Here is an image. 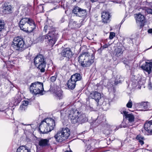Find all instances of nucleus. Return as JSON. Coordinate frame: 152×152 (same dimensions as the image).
Listing matches in <instances>:
<instances>
[{
    "label": "nucleus",
    "mask_w": 152,
    "mask_h": 152,
    "mask_svg": "<svg viewBox=\"0 0 152 152\" xmlns=\"http://www.w3.org/2000/svg\"><path fill=\"white\" fill-rule=\"evenodd\" d=\"M29 102L28 101H24L22 102V105L26 107L28 104Z\"/></svg>",
    "instance_id": "obj_40"
},
{
    "label": "nucleus",
    "mask_w": 152,
    "mask_h": 152,
    "mask_svg": "<svg viewBox=\"0 0 152 152\" xmlns=\"http://www.w3.org/2000/svg\"><path fill=\"white\" fill-rule=\"evenodd\" d=\"M102 107L103 109L106 110L108 109L110 107V104L109 101L106 99L103 101L102 104Z\"/></svg>",
    "instance_id": "obj_26"
},
{
    "label": "nucleus",
    "mask_w": 152,
    "mask_h": 152,
    "mask_svg": "<svg viewBox=\"0 0 152 152\" xmlns=\"http://www.w3.org/2000/svg\"><path fill=\"white\" fill-rule=\"evenodd\" d=\"M70 78L76 82L82 79V75L79 73H76L71 75Z\"/></svg>",
    "instance_id": "obj_19"
},
{
    "label": "nucleus",
    "mask_w": 152,
    "mask_h": 152,
    "mask_svg": "<svg viewBox=\"0 0 152 152\" xmlns=\"http://www.w3.org/2000/svg\"><path fill=\"white\" fill-rule=\"evenodd\" d=\"M125 118H126L128 120V123L130 126H132L134 124V115L132 113L128 114L126 115Z\"/></svg>",
    "instance_id": "obj_20"
},
{
    "label": "nucleus",
    "mask_w": 152,
    "mask_h": 152,
    "mask_svg": "<svg viewBox=\"0 0 152 152\" xmlns=\"http://www.w3.org/2000/svg\"><path fill=\"white\" fill-rule=\"evenodd\" d=\"M1 75V78H4L5 77V76L3 74Z\"/></svg>",
    "instance_id": "obj_49"
},
{
    "label": "nucleus",
    "mask_w": 152,
    "mask_h": 152,
    "mask_svg": "<svg viewBox=\"0 0 152 152\" xmlns=\"http://www.w3.org/2000/svg\"><path fill=\"white\" fill-rule=\"evenodd\" d=\"M32 7H30V8H31Z\"/></svg>",
    "instance_id": "obj_61"
},
{
    "label": "nucleus",
    "mask_w": 152,
    "mask_h": 152,
    "mask_svg": "<svg viewBox=\"0 0 152 152\" xmlns=\"http://www.w3.org/2000/svg\"><path fill=\"white\" fill-rule=\"evenodd\" d=\"M94 53L91 56L88 52H83L79 56L78 61L82 67H89L94 62Z\"/></svg>",
    "instance_id": "obj_3"
},
{
    "label": "nucleus",
    "mask_w": 152,
    "mask_h": 152,
    "mask_svg": "<svg viewBox=\"0 0 152 152\" xmlns=\"http://www.w3.org/2000/svg\"><path fill=\"white\" fill-rule=\"evenodd\" d=\"M115 55L117 56H120L123 53V50L121 48H116L115 50Z\"/></svg>",
    "instance_id": "obj_30"
},
{
    "label": "nucleus",
    "mask_w": 152,
    "mask_h": 152,
    "mask_svg": "<svg viewBox=\"0 0 152 152\" xmlns=\"http://www.w3.org/2000/svg\"><path fill=\"white\" fill-rule=\"evenodd\" d=\"M16 152H31L30 150L26 148L25 146H22L19 147L17 150Z\"/></svg>",
    "instance_id": "obj_27"
},
{
    "label": "nucleus",
    "mask_w": 152,
    "mask_h": 152,
    "mask_svg": "<svg viewBox=\"0 0 152 152\" xmlns=\"http://www.w3.org/2000/svg\"><path fill=\"white\" fill-rule=\"evenodd\" d=\"M21 98L20 97H18V98H16L15 99V103H16V104H18L21 101Z\"/></svg>",
    "instance_id": "obj_37"
},
{
    "label": "nucleus",
    "mask_w": 152,
    "mask_h": 152,
    "mask_svg": "<svg viewBox=\"0 0 152 152\" xmlns=\"http://www.w3.org/2000/svg\"><path fill=\"white\" fill-rule=\"evenodd\" d=\"M14 66V65H13L12 64H11L10 66V67L11 68H12Z\"/></svg>",
    "instance_id": "obj_55"
},
{
    "label": "nucleus",
    "mask_w": 152,
    "mask_h": 152,
    "mask_svg": "<svg viewBox=\"0 0 152 152\" xmlns=\"http://www.w3.org/2000/svg\"><path fill=\"white\" fill-rule=\"evenodd\" d=\"M118 83V81H115V85H117Z\"/></svg>",
    "instance_id": "obj_53"
},
{
    "label": "nucleus",
    "mask_w": 152,
    "mask_h": 152,
    "mask_svg": "<svg viewBox=\"0 0 152 152\" xmlns=\"http://www.w3.org/2000/svg\"><path fill=\"white\" fill-rule=\"evenodd\" d=\"M91 7H90L88 12L86 10L81 8L77 6H74L73 7L72 13L74 14L76 16L82 18L79 28L86 22L87 17L91 15Z\"/></svg>",
    "instance_id": "obj_5"
},
{
    "label": "nucleus",
    "mask_w": 152,
    "mask_h": 152,
    "mask_svg": "<svg viewBox=\"0 0 152 152\" xmlns=\"http://www.w3.org/2000/svg\"><path fill=\"white\" fill-rule=\"evenodd\" d=\"M148 32L149 34L152 33V28H150L148 30Z\"/></svg>",
    "instance_id": "obj_48"
},
{
    "label": "nucleus",
    "mask_w": 152,
    "mask_h": 152,
    "mask_svg": "<svg viewBox=\"0 0 152 152\" xmlns=\"http://www.w3.org/2000/svg\"><path fill=\"white\" fill-rule=\"evenodd\" d=\"M27 108V107L23 105H21L20 106V107L19 108L20 110L23 111L25 110V109Z\"/></svg>",
    "instance_id": "obj_39"
},
{
    "label": "nucleus",
    "mask_w": 152,
    "mask_h": 152,
    "mask_svg": "<svg viewBox=\"0 0 152 152\" xmlns=\"http://www.w3.org/2000/svg\"><path fill=\"white\" fill-rule=\"evenodd\" d=\"M135 17L136 21L140 22L141 23H143L145 22V18L144 15L139 13L136 14Z\"/></svg>",
    "instance_id": "obj_23"
},
{
    "label": "nucleus",
    "mask_w": 152,
    "mask_h": 152,
    "mask_svg": "<svg viewBox=\"0 0 152 152\" xmlns=\"http://www.w3.org/2000/svg\"><path fill=\"white\" fill-rule=\"evenodd\" d=\"M148 102H142L141 103H137L136 104L137 106L141 108L142 111H147L148 110Z\"/></svg>",
    "instance_id": "obj_16"
},
{
    "label": "nucleus",
    "mask_w": 152,
    "mask_h": 152,
    "mask_svg": "<svg viewBox=\"0 0 152 152\" xmlns=\"http://www.w3.org/2000/svg\"><path fill=\"white\" fill-rule=\"evenodd\" d=\"M61 56L69 58H71L73 54L71 49L69 48H64L61 53Z\"/></svg>",
    "instance_id": "obj_12"
},
{
    "label": "nucleus",
    "mask_w": 152,
    "mask_h": 152,
    "mask_svg": "<svg viewBox=\"0 0 152 152\" xmlns=\"http://www.w3.org/2000/svg\"><path fill=\"white\" fill-rule=\"evenodd\" d=\"M128 127V125L126 123L125 121H124V120L122 122L121 124L119 126L118 128H116L115 129V130H118L119 128H121L122 127L126 128Z\"/></svg>",
    "instance_id": "obj_31"
},
{
    "label": "nucleus",
    "mask_w": 152,
    "mask_h": 152,
    "mask_svg": "<svg viewBox=\"0 0 152 152\" xmlns=\"http://www.w3.org/2000/svg\"><path fill=\"white\" fill-rule=\"evenodd\" d=\"M61 130H60L57 133L54 135V137L57 142L61 143L64 142V140L61 139V137H62V135H61Z\"/></svg>",
    "instance_id": "obj_22"
},
{
    "label": "nucleus",
    "mask_w": 152,
    "mask_h": 152,
    "mask_svg": "<svg viewBox=\"0 0 152 152\" xmlns=\"http://www.w3.org/2000/svg\"><path fill=\"white\" fill-rule=\"evenodd\" d=\"M39 145L40 147H43L50 145L49 140L48 139L41 138L38 140Z\"/></svg>",
    "instance_id": "obj_18"
},
{
    "label": "nucleus",
    "mask_w": 152,
    "mask_h": 152,
    "mask_svg": "<svg viewBox=\"0 0 152 152\" xmlns=\"http://www.w3.org/2000/svg\"><path fill=\"white\" fill-rule=\"evenodd\" d=\"M58 72H56L54 75L51 76L50 78V80L51 82L53 83L56 80L58 76Z\"/></svg>",
    "instance_id": "obj_32"
},
{
    "label": "nucleus",
    "mask_w": 152,
    "mask_h": 152,
    "mask_svg": "<svg viewBox=\"0 0 152 152\" xmlns=\"http://www.w3.org/2000/svg\"><path fill=\"white\" fill-rule=\"evenodd\" d=\"M125 20H124V19H123V20H122V21L121 22V24H122L123 22H124V21Z\"/></svg>",
    "instance_id": "obj_54"
},
{
    "label": "nucleus",
    "mask_w": 152,
    "mask_h": 152,
    "mask_svg": "<svg viewBox=\"0 0 152 152\" xmlns=\"http://www.w3.org/2000/svg\"><path fill=\"white\" fill-rule=\"evenodd\" d=\"M38 8L40 9L39 11L42 12L43 10V7L42 4H40L38 6Z\"/></svg>",
    "instance_id": "obj_41"
},
{
    "label": "nucleus",
    "mask_w": 152,
    "mask_h": 152,
    "mask_svg": "<svg viewBox=\"0 0 152 152\" xmlns=\"http://www.w3.org/2000/svg\"><path fill=\"white\" fill-rule=\"evenodd\" d=\"M146 11L148 13L152 15V9L148 8Z\"/></svg>",
    "instance_id": "obj_42"
},
{
    "label": "nucleus",
    "mask_w": 152,
    "mask_h": 152,
    "mask_svg": "<svg viewBox=\"0 0 152 152\" xmlns=\"http://www.w3.org/2000/svg\"><path fill=\"white\" fill-rule=\"evenodd\" d=\"M19 14V12L18 11H15L13 14V19H15L19 16L18 14Z\"/></svg>",
    "instance_id": "obj_34"
},
{
    "label": "nucleus",
    "mask_w": 152,
    "mask_h": 152,
    "mask_svg": "<svg viewBox=\"0 0 152 152\" xmlns=\"http://www.w3.org/2000/svg\"><path fill=\"white\" fill-rule=\"evenodd\" d=\"M136 139L138 140L141 145H142L144 144V142L143 141V140H144V137L141 134H139L137 135L136 137Z\"/></svg>",
    "instance_id": "obj_28"
},
{
    "label": "nucleus",
    "mask_w": 152,
    "mask_h": 152,
    "mask_svg": "<svg viewBox=\"0 0 152 152\" xmlns=\"http://www.w3.org/2000/svg\"><path fill=\"white\" fill-rule=\"evenodd\" d=\"M101 95L100 93L97 91L93 92L91 93L88 96V97L86 99V104H89L90 105V102L93 99H94L97 102V105L99 104V100L101 99Z\"/></svg>",
    "instance_id": "obj_10"
},
{
    "label": "nucleus",
    "mask_w": 152,
    "mask_h": 152,
    "mask_svg": "<svg viewBox=\"0 0 152 152\" xmlns=\"http://www.w3.org/2000/svg\"><path fill=\"white\" fill-rule=\"evenodd\" d=\"M1 79V75L0 74V80Z\"/></svg>",
    "instance_id": "obj_60"
},
{
    "label": "nucleus",
    "mask_w": 152,
    "mask_h": 152,
    "mask_svg": "<svg viewBox=\"0 0 152 152\" xmlns=\"http://www.w3.org/2000/svg\"><path fill=\"white\" fill-rule=\"evenodd\" d=\"M22 124L23 125H29V124H28V125L25 124H24L23 123H22Z\"/></svg>",
    "instance_id": "obj_56"
},
{
    "label": "nucleus",
    "mask_w": 152,
    "mask_h": 152,
    "mask_svg": "<svg viewBox=\"0 0 152 152\" xmlns=\"http://www.w3.org/2000/svg\"><path fill=\"white\" fill-rule=\"evenodd\" d=\"M61 22L62 23L64 21V19L63 18H62L61 20Z\"/></svg>",
    "instance_id": "obj_52"
},
{
    "label": "nucleus",
    "mask_w": 152,
    "mask_h": 152,
    "mask_svg": "<svg viewBox=\"0 0 152 152\" xmlns=\"http://www.w3.org/2000/svg\"><path fill=\"white\" fill-rule=\"evenodd\" d=\"M121 114H123L124 116H125V117L126 115L128 114H127L128 112L126 111L124 109H123V110H121Z\"/></svg>",
    "instance_id": "obj_38"
},
{
    "label": "nucleus",
    "mask_w": 152,
    "mask_h": 152,
    "mask_svg": "<svg viewBox=\"0 0 152 152\" xmlns=\"http://www.w3.org/2000/svg\"><path fill=\"white\" fill-rule=\"evenodd\" d=\"M30 92L33 95H42L44 91L43 83L38 81L32 83L29 87Z\"/></svg>",
    "instance_id": "obj_7"
},
{
    "label": "nucleus",
    "mask_w": 152,
    "mask_h": 152,
    "mask_svg": "<svg viewBox=\"0 0 152 152\" xmlns=\"http://www.w3.org/2000/svg\"><path fill=\"white\" fill-rule=\"evenodd\" d=\"M103 133H104V134H106L107 135H109L110 133V130H104L103 131Z\"/></svg>",
    "instance_id": "obj_43"
},
{
    "label": "nucleus",
    "mask_w": 152,
    "mask_h": 152,
    "mask_svg": "<svg viewBox=\"0 0 152 152\" xmlns=\"http://www.w3.org/2000/svg\"><path fill=\"white\" fill-rule=\"evenodd\" d=\"M108 47V45L107 44H105L103 46H102L101 47V49L103 50L104 48H107Z\"/></svg>",
    "instance_id": "obj_46"
},
{
    "label": "nucleus",
    "mask_w": 152,
    "mask_h": 152,
    "mask_svg": "<svg viewBox=\"0 0 152 152\" xmlns=\"http://www.w3.org/2000/svg\"><path fill=\"white\" fill-rule=\"evenodd\" d=\"M4 22L3 20L0 19V32L4 28Z\"/></svg>",
    "instance_id": "obj_33"
},
{
    "label": "nucleus",
    "mask_w": 152,
    "mask_h": 152,
    "mask_svg": "<svg viewBox=\"0 0 152 152\" xmlns=\"http://www.w3.org/2000/svg\"><path fill=\"white\" fill-rule=\"evenodd\" d=\"M56 126L54 120L51 118L44 119L41 122L39 129L42 134H47L53 130Z\"/></svg>",
    "instance_id": "obj_2"
},
{
    "label": "nucleus",
    "mask_w": 152,
    "mask_h": 152,
    "mask_svg": "<svg viewBox=\"0 0 152 152\" xmlns=\"http://www.w3.org/2000/svg\"><path fill=\"white\" fill-rule=\"evenodd\" d=\"M85 143L86 144L85 147L86 152H91V140L86 141Z\"/></svg>",
    "instance_id": "obj_25"
},
{
    "label": "nucleus",
    "mask_w": 152,
    "mask_h": 152,
    "mask_svg": "<svg viewBox=\"0 0 152 152\" xmlns=\"http://www.w3.org/2000/svg\"><path fill=\"white\" fill-rule=\"evenodd\" d=\"M132 101L130 99L129 100V101L127 104L126 106V107L129 108H132Z\"/></svg>",
    "instance_id": "obj_35"
},
{
    "label": "nucleus",
    "mask_w": 152,
    "mask_h": 152,
    "mask_svg": "<svg viewBox=\"0 0 152 152\" xmlns=\"http://www.w3.org/2000/svg\"><path fill=\"white\" fill-rule=\"evenodd\" d=\"M34 63L37 68L40 70L41 72H45L46 62V58L42 55H37L34 58Z\"/></svg>",
    "instance_id": "obj_8"
},
{
    "label": "nucleus",
    "mask_w": 152,
    "mask_h": 152,
    "mask_svg": "<svg viewBox=\"0 0 152 152\" xmlns=\"http://www.w3.org/2000/svg\"><path fill=\"white\" fill-rule=\"evenodd\" d=\"M99 118H97V119L96 120V121H97V122H98V120H99Z\"/></svg>",
    "instance_id": "obj_59"
},
{
    "label": "nucleus",
    "mask_w": 152,
    "mask_h": 152,
    "mask_svg": "<svg viewBox=\"0 0 152 152\" xmlns=\"http://www.w3.org/2000/svg\"><path fill=\"white\" fill-rule=\"evenodd\" d=\"M144 127L148 135H152V120L146 122L144 124Z\"/></svg>",
    "instance_id": "obj_15"
},
{
    "label": "nucleus",
    "mask_w": 152,
    "mask_h": 152,
    "mask_svg": "<svg viewBox=\"0 0 152 152\" xmlns=\"http://www.w3.org/2000/svg\"><path fill=\"white\" fill-rule=\"evenodd\" d=\"M62 134L61 139L64 140V141L67 139L69 137L70 134V130L69 129L66 127L64 128H62L61 130Z\"/></svg>",
    "instance_id": "obj_13"
},
{
    "label": "nucleus",
    "mask_w": 152,
    "mask_h": 152,
    "mask_svg": "<svg viewBox=\"0 0 152 152\" xmlns=\"http://www.w3.org/2000/svg\"><path fill=\"white\" fill-rule=\"evenodd\" d=\"M49 27V26H48L47 25H45L44 27V28L43 31L45 32L46 33L47 32V30L48 29V28Z\"/></svg>",
    "instance_id": "obj_45"
},
{
    "label": "nucleus",
    "mask_w": 152,
    "mask_h": 152,
    "mask_svg": "<svg viewBox=\"0 0 152 152\" xmlns=\"http://www.w3.org/2000/svg\"><path fill=\"white\" fill-rule=\"evenodd\" d=\"M77 22L75 21H74L73 22V23H75V24H76L77 23Z\"/></svg>",
    "instance_id": "obj_57"
},
{
    "label": "nucleus",
    "mask_w": 152,
    "mask_h": 152,
    "mask_svg": "<svg viewBox=\"0 0 152 152\" xmlns=\"http://www.w3.org/2000/svg\"><path fill=\"white\" fill-rule=\"evenodd\" d=\"M12 46L14 50L21 52L27 48L25 44L23 39L19 37L14 38Z\"/></svg>",
    "instance_id": "obj_9"
},
{
    "label": "nucleus",
    "mask_w": 152,
    "mask_h": 152,
    "mask_svg": "<svg viewBox=\"0 0 152 152\" xmlns=\"http://www.w3.org/2000/svg\"><path fill=\"white\" fill-rule=\"evenodd\" d=\"M6 58L8 59V60L9 59V57H6ZM7 59H6V60H7Z\"/></svg>",
    "instance_id": "obj_58"
},
{
    "label": "nucleus",
    "mask_w": 152,
    "mask_h": 152,
    "mask_svg": "<svg viewBox=\"0 0 152 152\" xmlns=\"http://www.w3.org/2000/svg\"><path fill=\"white\" fill-rule=\"evenodd\" d=\"M92 2H96L97 1V0H90Z\"/></svg>",
    "instance_id": "obj_51"
},
{
    "label": "nucleus",
    "mask_w": 152,
    "mask_h": 152,
    "mask_svg": "<svg viewBox=\"0 0 152 152\" xmlns=\"http://www.w3.org/2000/svg\"><path fill=\"white\" fill-rule=\"evenodd\" d=\"M140 68L148 74H150L152 72V62H145V64L140 66Z\"/></svg>",
    "instance_id": "obj_11"
},
{
    "label": "nucleus",
    "mask_w": 152,
    "mask_h": 152,
    "mask_svg": "<svg viewBox=\"0 0 152 152\" xmlns=\"http://www.w3.org/2000/svg\"><path fill=\"white\" fill-rule=\"evenodd\" d=\"M77 109H72L70 110L69 117L72 124H82L86 122L88 119L84 114H81Z\"/></svg>",
    "instance_id": "obj_4"
},
{
    "label": "nucleus",
    "mask_w": 152,
    "mask_h": 152,
    "mask_svg": "<svg viewBox=\"0 0 152 152\" xmlns=\"http://www.w3.org/2000/svg\"><path fill=\"white\" fill-rule=\"evenodd\" d=\"M101 15L102 20V22L104 23H107L110 21L109 19L110 16L109 13L107 12H103Z\"/></svg>",
    "instance_id": "obj_17"
},
{
    "label": "nucleus",
    "mask_w": 152,
    "mask_h": 152,
    "mask_svg": "<svg viewBox=\"0 0 152 152\" xmlns=\"http://www.w3.org/2000/svg\"><path fill=\"white\" fill-rule=\"evenodd\" d=\"M18 25L21 30L29 33L35 30L36 25L34 20L30 18H22Z\"/></svg>",
    "instance_id": "obj_1"
},
{
    "label": "nucleus",
    "mask_w": 152,
    "mask_h": 152,
    "mask_svg": "<svg viewBox=\"0 0 152 152\" xmlns=\"http://www.w3.org/2000/svg\"><path fill=\"white\" fill-rule=\"evenodd\" d=\"M9 109L7 106H5L3 104H0V112H4L6 113Z\"/></svg>",
    "instance_id": "obj_29"
},
{
    "label": "nucleus",
    "mask_w": 152,
    "mask_h": 152,
    "mask_svg": "<svg viewBox=\"0 0 152 152\" xmlns=\"http://www.w3.org/2000/svg\"><path fill=\"white\" fill-rule=\"evenodd\" d=\"M2 13L4 14H8L11 13L12 9L10 5H8L7 3H4L2 6Z\"/></svg>",
    "instance_id": "obj_14"
},
{
    "label": "nucleus",
    "mask_w": 152,
    "mask_h": 152,
    "mask_svg": "<svg viewBox=\"0 0 152 152\" xmlns=\"http://www.w3.org/2000/svg\"><path fill=\"white\" fill-rule=\"evenodd\" d=\"M58 37V34H56L54 30L49 31L48 34L42 36L41 41L45 40L49 46L52 47L55 43Z\"/></svg>",
    "instance_id": "obj_6"
},
{
    "label": "nucleus",
    "mask_w": 152,
    "mask_h": 152,
    "mask_svg": "<svg viewBox=\"0 0 152 152\" xmlns=\"http://www.w3.org/2000/svg\"><path fill=\"white\" fill-rule=\"evenodd\" d=\"M115 36V34L114 32H110V33L109 38L110 39H112Z\"/></svg>",
    "instance_id": "obj_36"
},
{
    "label": "nucleus",
    "mask_w": 152,
    "mask_h": 152,
    "mask_svg": "<svg viewBox=\"0 0 152 152\" xmlns=\"http://www.w3.org/2000/svg\"><path fill=\"white\" fill-rule=\"evenodd\" d=\"M64 152H73L72 151H71L70 149L69 150V151L67 150L65 151Z\"/></svg>",
    "instance_id": "obj_50"
},
{
    "label": "nucleus",
    "mask_w": 152,
    "mask_h": 152,
    "mask_svg": "<svg viewBox=\"0 0 152 152\" xmlns=\"http://www.w3.org/2000/svg\"><path fill=\"white\" fill-rule=\"evenodd\" d=\"M67 85L69 89L72 90L75 88L76 82L70 78L67 83Z\"/></svg>",
    "instance_id": "obj_21"
},
{
    "label": "nucleus",
    "mask_w": 152,
    "mask_h": 152,
    "mask_svg": "<svg viewBox=\"0 0 152 152\" xmlns=\"http://www.w3.org/2000/svg\"><path fill=\"white\" fill-rule=\"evenodd\" d=\"M54 93L55 96L58 99H60L63 97L62 91L60 88H58L56 90H55Z\"/></svg>",
    "instance_id": "obj_24"
},
{
    "label": "nucleus",
    "mask_w": 152,
    "mask_h": 152,
    "mask_svg": "<svg viewBox=\"0 0 152 152\" xmlns=\"http://www.w3.org/2000/svg\"><path fill=\"white\" fill-rule=\"evenodd\" d=\"M148 87L149 89L152 90V84L150 82L148 84Z\"/></svg>",
    "instance_id": "obj_47"
},
{
    "label": "nucleus",
    "mask_w": 152,
    "mask_h": 152,
    "mask_svg": "<svg viewBox=\"0 0 152 152\" xmlns=\"http://www.w3.org/2000/svg\"><path fill=\"white\" fill-rule=\"evenodd\" d=\"M102 117V121L101 122H100V123H104L105 121H106V119L105 117L104 116H102V117Z\"/></svg>",
    "instance_id": "obj_44"
}]
</instances>
